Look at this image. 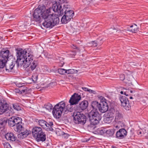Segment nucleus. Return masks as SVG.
<instances>
[{
	"instance_id": "f257e3e1",
	"label": "nucleus",
	"mask_w": 148,
	"mask_h": 148,
	"mask_svg": "<svg viewBox=\"0 0 148 148\" xmlns=\"http://www.w3.org/2000/svg\"><path fill=\"white\" fill-rule=\"evenodd\" d=\"M51 7L45 10V5H40L34 10L33 14V20L38 23L44 20L42 25L47 28H51L58 24L60 22L59 17L53 15Z\"/></svg>"
},
{
	"instance_id": "f03ea898",
	"label": "nucleus",
	"mask_w": 148,
	"mask_h": 148,
	"mask_svg": "<svg viewBox=\"0 0 148 148\" xmlns=\"http://www.w3.org/2000/svg\"><path fill=\"white\" fill-rule=\"evenodd\" d=\"M91 106L92 109L88 113L87 119L91 125H95L99 123L101 119L97 109L101 113H104L108 110V106L105 101H101L99 103L96 101H93L91 102Z\"/></svg>"
},
{
	"instance_id": "7ed1b4c3",
	"label": "nucleus",
	"mask_w": 148,
	"mask_h": 148,
	"mask_svg": "<svg viewBox=\"0 0 148 148\" xmlns=\"http://www.w3.org/2000/svg\"><path fill=\"white\" fill-rule=\"evenodd\" d=\"M20 49L22 51L20 66L23 65L24 68H27L30 65V69L32 71H33L37 66L38 62L37 61H33L34 56L32 52L30 51V49H26L24 50L21 48Z\"/></svg>"
},
{
	"instance_id": "20e7f679",
	"label": "nucleus",
	"mask_w": 148,
	"mask_h": 148,
	"mask_svg": "<svg viewBox=\"0 0 148 148\" xmlns=\"http://www.w3.org/2000/svg\"><path fill=\"white\" fill-rule=\"evenodd\" d=\"M20 48H17L15 49L16 51V60L14 58L12 60V62L10 64H8L7 62L6 63L5 68L6 71L8 72L11 71L13 69L16 64L18 66H20V63L21 62V58L22 53L21 51L20 50Z\"/></svg>"
},
{
	"instance_id": "39448f33",
	"label": "nucleus",
	"mask_w": 148,
	"mask_h": 148,
	"mask_svg": "<svg viewBox=\"0 0 148 148\" xmlns=\"http://www.w3.org/2000/svg\"><path fill=\"white\" fill-rule=\"evenodd\" d=\"M8 125L10 127L16 126V128L15 129L16 131L21 130L22 125L23 124L22 122V119L16 116H12L7 120Z\"/></svg>"
},
{
	"instance_id": "423d86ee",
	"label": "nucleus",
	"mask_w": 148,
	"mask_h": 148,
	"mask_svg": "<svg viewBox=\"0 0 148 148\" xmlns=\"http://www.w3.org/2000/svg\"><path fill=\"white\" fill-rule=\"evenodd\" d=\"M65 104L63 101H61L56 105L53 109L52 113L56 118H59L65 108Z\"/></svg>"
},
{
	"instance_id": "0eeeda50",
	"label": "nucleus",
	"mask_w": 148,
	"mask_h": 148,
	"mask_svg": "<svg viewBox=\"0 0 148 148\" xmlns=\"http://www.w3.org/2000/svg\"><path fill=\"white\" fill-rule=\"evenodd\" d=\"M70 5L69 4H65L64 5L62 9L58 12V16H62L64 14L67 17L69 18L70 20L73 18L74 15V11L70 10Z\"/></svg>"
},
{
	"instance_id": "6e6552de",
	"label": "nucleus",
	"mask_w": 148,
	"mask_h": 148,
	"mask_svg": "<svg viewBox=\"0 0 148 148\" xmlns=\"http://www.w3.org/2000/svg\"><path fill=\"white\" fill-rule=\"evenodd\" d=\"M73 121L75 123L83 124L85 123L86 118L82 112L75 111L73 113Z\"/></svg>"
},
{
	"instance_id": "1a4fd4ad",
	"label": "nucleus",
	"mask_w": 148,
	"mask_h": 148,
	"mask_svg": "<svg viewBox=\"0 0 148 148\" xmlns=\"http://www.w3.org/2000/svg\"><path fill=\"white\" fill-rule=\"evenodd\" d=\"M54 2L55 3L53 4L51 10L55 12H59L63 8L61 4L65 2V0H55Z\"/></svg>"
},
{
	"instance_id": "9d476101",
	"label": "nucleus",
	"mask_w": 148,
	"mask_h": 148,
	"mask_svg": "<svg viewBox=\"0 0 148 148\" xmlns=\"http://www.w3.org/2000/svg\"><path fill=\"white\" fill-rule=\"evenodd\" d=\"M120 100L121 105L127 110H129L130 108V106L129 103L128 99L125 96H121L120 97Z\"/></svg>"
},
{
	"instance_id": "9b49d317",
	"label": "nucleus",
	"mask_w": 148,
	"mask_h": 148,
	"mask_svg": "<svg viewBox=\"0 0 148 148\" xmlns=\"http://www.w3.org/2000/svg\"><path fill=\"white\" fill-rule=\"evenodd\" d=\"M81 97L78 94L75 93L71 97L69 100L70 105H74L77 104L81 99Z\"/></svg>"
},
{
	"instance_id": "f8f14e48",
	"label": "nucleus",
	"mask_w": 148,
	"mask_h": 148,
	"mask_svg": "<svg viewBox=\"0 0 148 148\" xmlns=\"http://www.w3.org/2000/svg\"><path fill=\"white\" fill-rule=\"evenodd\" d=\"M9 110V105L6 102L4 101L0 100V114H2L3 113Z\"/></svg>"
},
{
	"instance_id": "ddd939ff",
	"label": "nucleus",
	"mask_w": 148,
	"mask_h": 148,
	"mask_svg": "<svg viewBox=\"0 0 148 148\" xmlns=\"http://www.w3.org/2000/svg\"><path fill=\"white\" fill-rule=\"evenodd\" d=\"M115 121L116 122H121L123 119V115L119 110H115Z\"/></svg>"
},
{
	"instance_id": "4468645a",
	"label": "nucleus",
	"mask_w": 148,
	"mask_h": 148,
	"mask_svg": "<svg viewBox=\"0 0 148 148\" xmlns=\"http://www.w3.org/2000/svg\"><path fill=\"white\" fill-rule=\"evenodd\" d=\"M127 133L125 130L123 128L121 129L116 132V136L118 139H123L126 136Z\"/></svg>"
},
{
	"instance_id": "2eb2a0df",
	"label": "nucleus",
	"mask_w": 148,
	"mask_h": 148,
	"mask_svg": "<svg viewBox=\"0 0 148 148\" xmlns=\"http://www.w3.org/2000/svg\"><path fill=\"white\" fill-rule=\"evenodd\" d=\"M41 127H35L32 129V132L34 137H36L38 135L43 132Z\"/></svg>"
},
{
	"instance_id": "dca6fc26",
	"label": "nucleus",
	"mask_w": 148,
	"mask_h": 148,
	"mask_svg": "<svg viewBox=\"0 0 148 148\" xmlns=\"http://www.w3.org/2000/svg\"><path fill=\"white\" fill-rule=\"evenodd\" d=\"M9 52L10 51L8 50L3 49L0 51V57L2 58V59H4L8 61L9 58Z\"/></svg>"
},
{
	"instance_id": "f3484780",
	"label": "nucleus",
	"mask_w": 148,
	"mask_h": 148,
	"mask_svg": "<svg viewBox=\"0 0 148 148\" xmlns=\"http://www.w3.org/2000/svg\"><path fill=\"white\" fill-rule=\"evenodd\" d=\"M5 137L8 140L14 141L16 139V137L12 133H8L5 135Z\"/></svg>"
},
{
	"instance_id": "a211bd4d",
	"label": "nucleus",
	"mask_w": 148,
	"mask_h": 148,
	"mask_svg": "<svg viewBox=\"0 0 148 148\" xmlns=\"http://www.w3.org/2000/svg\"><path fill=\"white\" fill-rule=\"evenodd\" d=\"M36 140L39 142L40 141L43 142L45 141L46 139V136L45 133L43 132L38 135L35 138Z\"/></svg>"
},
{
	"instance_id": "6ab92c4d",
	"label": "nucleus",
	"mask_w": 148,
	"mask_h": 148,
	"mask_svg": "<svg viewBox=\"0 0 148 148\" xmlns=\"http://www.w3.org/2000/svg\"><path fill=\"white\" fill-rule=\"evenodd\" d=\"M21 129L18 132H21L20 134L23 136L22 138H25L30 134V132L27 130L25 129L22 125Z\"/></svg>"
},
{
	"instance_id": "aec40b11",
	"label": "nucleus",
	"mask_w": 148,
	"mask_h": 148,
	"mask_svg": "<svg viewBox=\"0 0 148 148\" xmlns=\"http://www.w3.org/2000/svg\"><path fill=\"white\" fill-rule=\"evenodd\" d=\"M88 104L87 101L84 100L79 104V108L82 110H85L88 107Z\"/></svg>"
},
{
	"instance_id": "412c9836",
	"label": "nucleus",
	"mask_w": 148,
	"mask_h": 148,
	"mask_svg": "<svg viewBox=\"0 0 148 148\" xmlns=\"http://www.w3.org/2000/svg\"><path fill=\"white\" fill-rule=\"evenodd\" d=\"M53 123L52 121L46 122V127L45 129H46L47 131H52L53 130Z\"/></svg>"
},
{
	"instance_id": "4be33fe9",
	"label": "nucleus",
	"mask_w": 148,
	"mask_h": 148,
	"mask_svg": "<svg viewBox=\"0 0 148 148\" xmlns=\"http://www.w3.org/2000/svg\"><path fill=\"white\" fill-rule=\"evenodd\" d=\"M8 122L7 119L6 118L0 119V129L3 130Z\"/></svg>"
},
{
	"instance_id": "5701e85b",
	"label": "nucleus",
	"mask_w": 148,
	"mask_h": 148,
	"mask_svg": "<svg viewBox=\"0 0 148 148\" xmlns=\"http://www.w3.org/2000/svg\"><path fill=\"white\" fill-rule=\"evenodd\" d=\"M138 28L136 25L130 26L127 27L128 30L132 32L133 33H135L137 30Z\"/></svg>"
},
{
	"instance_id": "b1692460",
	"label": "nucleus",
	"mask_w": 148,
	"mask_h": 148,
	"mask_svg": "<svg viewBox=\"0 0 148 148\" xmlns=\"http://www.w3.org/2000/svg\"><path fill=\"white\" fill-rule=\"evenodd\" d=\"M43 107L49 111H50L52 109L53 106L52 105L49 103H45Z\"/></svg>"
},
{
	"instance_id": "393cba45",
	"label": "nucleus",
	"mask_w": 148,
	"mask_h": 148,
	"mask_svg": "<svg viewBox=\"0 0 148 148\" xmlns=\"http://www.w3.org/2000/svg\"><path fill=\"white\" fill-rule=\"evenodd\" d=\"M70 20L64 14L61 19V22L62 23L66 24L69 22Z\"/></svg>"
},
{
	"instance_id": "a878e982",
	"label": "nucleus",
	"mask_w": 148,
	"mask_h": 148,
	"mask_svg": "<svg viewBox=\"0 0 148 148\" xmlns=\"http://www.w3.org/2000/svg\"><path fill=\"white\" fill-rule=\"evenodd\" d=\"M38 123L39 125L45 129V128H46V121L42 119L39 120L38 121Z\"/></svg>"
},
{
	"instance_id": "bb28decb",
	"label": "nucleus",
	"mask_w": 148,
	"mask_h": 148,
	"mask_svg": "<svg viewBox=\"0 0 148 148\" xmlns=\"http://www.w3.org/2000/svg\"><path fill=\"white\" fill-rule=\"evenodd\" d=\"M115 110L113 108H111L109 112L107 113V116L109 117H112L113 119L114 112H115Z\"/></svg>"
},
{
	"instance_id": "cd10ccee",
	"label": "nucleus",
	"mask_w": 148,
	"mask_h": 148,
	"mask_svg": "<svg viewBox=\"0 0 148 148\" xmlns=\"http://www.w3.org/2000/svg\"><path fill=\"white\" fill-rule=\"evenodd\" d=\"M7 62V61L4 59H2L0 60V69L3 68Z\"/></svg>"
},
{
	"instance_id": "c85d7f7f",
	"label": "nucleus",
	"mask_w": 148,
	"mask_h": 148,
	"mask_svg": "<svg viewBox=\"0 0 148 148\" xmlns=\"http://www.w3.org/2000/svg\"><path fill=\"white\" fill-rule=\"evenodd\" d=\"M100 42H98L97 40L92 41L91 42L92 44L94 47H96L98 45H100L103 43V41L102 40H101L100 41Z\"/></svg>"
},
{
	"instance_id": "c756f323",
	"label": "nucleus",
	"mask_w": 148,
	"mask_h": 148,
	"mask_svg": "<svg viewBox=\"0 0 148 148\" xmlns=\"http://www.w3.org/2000/svg\"><path fill=\"white\" fill-rule=\"evenodd\" d=\"M106 129L104 128H100L98 129L97 132V133L99 134L103 135L106 132Z\"/></svg>"
},
{
	"instance_id": "7c9ffc66",
	"label": "nucleus",
	"mask_w": 148,
	"mask_h": 148,
	"mask_svg": "<svg viewBox=\"0 0 148 148\" xmlns=\"http://www.w3.org/2000/svg\"><path fill=\"white\" fill-rule=\"evenodd\" d=\"M113 119L112 117L107 116L104 118V121L106 123H109L112 121Z\"/></svg>"
},
{
	"instance_id": "2f4dec72",
	"label": "nucleus",
	"mask_w": 148,
	"mask_h": 148,
	"mask_svg": "<svg viewBox=\"0 0 148 148\" xmlns=\"http://www.w3.org/2000/svg\"><path fill=\"white\" fill-rule=\"evenodd\" d=\"M20 89L21 90L22 93H27V91L29 90L28 88L25 87L24 85L23 86L22 88H20Z\"/></svg>"
},
{
	"instance_id": "473e14b6",
	"label": "nucleus",
	"mask_w": 148,
	"mask_h": 148,
	"mask_svg": "<svg viewBox=\"0 0 148 148\" xmlns=\"http://www.w3.org/2000/svg\"><path fill=\"white\" fill-rule=\"evenodd\" d=\"M32 79L34 83H35L38 79V75L37 73L34 74L32 76Z\"/></svg>"
},
{
	"instance_id": "72a5a7b5",
	"label": "nucleus",
	"mask_w": 148,
	"mask_h": 148,
	"mask_svg": "<svg viewBox=\"0 0 148 148\" xmlns=\"http://www.w3.org/2000/svg\"><path fill=\"white\" fill-rule=\"evenodd\" d=\"M114 130H106V133L108 134L109 136H112L114 134Z\"/></svg>"
},
{
	"instance_id": "f704fd0d",
	"label": "nucleus",
	"mask_w": 148,
	"mask_h": 148,
	"mask_svg": "<svg viewBox=\"0 0 148 148\" xmlns=\"http://www.w3.org/2000/svg\"><path fill=\"white\" fill-rule=\"evenodd\" d=\"M14 109L18 111L21 110V107L18 104H13Z\"/></svg>"
},
{
	"instance_id": "c9c22d12",
	"label": "nucleus",
	"mask_w": 148,
	"mask_h": 148,
	"mask_svg": "<svg viewBox=\"0 0 148 148\" xmlns=\"http://www.w3.org/2000/svg\"><path fill=\"white\" fill-rule=\"evenodd\" d=\"M65 69H63L60 68L58 70V73L61 75L65 74Z\"/></svg>"
},
{
	"instance_id": "e433bc0d",
	"label": "nucleus",
	"mask_w": 148,
	"mask_h": 148,
	"mask_svg": "<svg viewBox=\"0 0 148 148\" xmlns=\"http://www.w3.org/2000/svg\"><path fill=\"white\" fill-rule=\"evenodd\" d=\"M60 134L62 136V137L64 138H67L69 136V135L68 134L65 133L63 132L60 131Z\"/></svg>"
},
{
	"instance_id": "4c0bfd02",
	"label": "nucleus",
	"mask_w": 148,
	"mask_h": 148,
	"mask_svg": "<svg viewBox=\"0 0 148 148\" xmlns=\"http://www.w3.org/2000/svg\"><path fill=\"white\" fill-rule=\"evenodd\" d=\"M124 89H125V88H123ZM126 90V91L124 92V95L126 96H128L129 95H130V90L129 89H126L125 88Z\"/></svg>"
},
{
	"instance_id": "58836bf2",
	"label": "nucleus",
	"mask_w": 148,
	"mask_h": 148,
	"mask_svg": "<svg viewBox=\"0 0 148 148\" xmlns=\"http://www.w3.org/2000/svg\"><path fill=\"white\" fill-rule=\"evenodd\" d=\"M24 83H21L16 82V86L19 88H22L23 86H24Z\"/></svg>"
},
{
	"instance_id": "ea45409f",
	"label": "nucleus",
	"mask_w": 148,
	"mask_h": 148,
	"mask_svg": "<svg viewBox=\"0 0 148 148\" xmlns=\"http://www.w3.org/2000/svg\"><path fill=\"white\" fill-rule=\"evenodd\" d=\"M4 146L5 148H9L10 147V145L8 143H5L4 144Z\"/></svg>"
},
{
	"instance_id": "a19ab883",
	"label": "nucleus",
	"mask_w": 148,
	"mask_h": 148,
	"mask_svg": "<svg viewBox=\"0 0 148 148\" xmlns=\"http://www.w3.org/2000/svg\"><path fill=\"white\" fill-rule=\"evenodd\" d=\"M120 78L121 80H123L125 79V76L123 74H121L120 75Z\"/></svg>"
},
{
	"instance_id": "79ce46f5",
	"label": "nucleus",
	"mask_w": 148,
	"mask_h": 148,
	"mask_svg": "<svg viewBox=\"0 0 148 148\" xmlns=\"http://www.w3.org/2000/svg\"><path fill=\"white\" fill-rule=\"evenodd\" d=\"M15 92L16 93H20L21 94H22L21 91V89H16L15 90Z\"/></svg>"
},
{
	"instance_id": "37998d69",
	"label": "nucleus",
	"mask_w": 148,
	"mask_h": 148,
	"mask_svg": "<svg viewBox=\"0 0 148 148\" xmlns=\"http://www.w3.org/2000/svg\"><path fill=\"white\" fill-rule=\"evenodd\" d=\"M88 91L90 93H93L96 94V92L95 91L93 90L90 89H88Z\"/></svg>"
},
{
	"instance_id": "c03bdc74",
	"label": "nucleus",
	"mask_w": 148,
	"mask_h": 148,
	"mask_svg": "<svg viewBox=\"0 0 148 148\" xmlns=\"http://www.w3.org/2000/svg\"><path fill=\"white\" fill-rule=\"evenodd\" d=\"M72 53L71 54V57L72 58L74 57L75 55L76 54V52L75 51H73L72 52Z\"/></svg>"
},
{
	"instance_id": "a18cd8bd",
	"label": "nucleus",
	"mask_w": 148,
	"mask_h": 148,
	"mask_svg": "<svg viewBox=\"0 0 148 148\" xmlns=\"http://www.w3.org/2000/svg\"><path fill=\"white\" fill-rule=\"evenodd\" d=\"M70 72V73H74L75 71L74 69H69Z\"/></svg>"
},
{
	"instance_id": "49530a36",
	"label": "nucleus",
	"mask_w": 148,
	"mask_h": 148,
	"mask_svg": "<svg viewBox=\"0 0 148 148\" xmlns=\"http://www.w3.org/2000/svg\"><path fill=\"white\" fill-rule=\"evenodd\" d=\"M143 98H140V101L142 102H143V103H145L146 102V101H145V99H143Z\"/></svg>"
},
{
	"instance_id": "de8ad7c7",
	"label": "nucleus",
	"mask_w": 148,
	"mask_h": 148,
	"mask_svg": "<svg viewBox=\"0 0 148 148\" xmlns=\"http://www.w3.org/2000/svg\"><path fill=\"white\" fill-rule=\"evenodd\" d=\"M143 98H140V101L142 102H143V103H145L146 102V101H145V99H143Z\"/></svg>"
},
{
	"instance_id": "09e8293b",
	"label": "nucleus",
	"mask_w": 148,
	"mask_h": 148,
	"mask_svg": "<svg viewBox=\"0 0 148 148\" xmlns=\"http://www.w3.org/2000/svg\"><path fill=\"white\" fill-rule=\"evenodd\" d=\"M143 98H140V101L142 102H143V103H145L146 102V101H145V99H143Z\"/></svg>"
},
{
	"instance_id": "8fccbe9b",
	"label": "nucleus",
	"mask_w": 148,
	"mask_h": 148,
	"mask_svg": "<svg viewBox=\"0 0 148 148\" xmlns=\"http://www.w3.org/2000/svg\"><path fill=\"white\" fill-rule=\"evenodd\" d=\"M64 64V62L62 61H61L60 62L59 64V66H63Z\"/></svg>"
},
{
	"instance_id": "3c124183",
	"label": "nucleus",
	"mask_w": 148,
	"mask_h": 148,
	"mask_svg": "<svg viewBox=\"0 0 148 148\" xmlns=\"http://www.w3.org/2000/svg\"><path fill=\"white\" fill-rule=\"evenodd\" d=\"M73 110V108H72L71 107L70 108H67L66 110L69 112H71Z\"/></svg>"
},
{
	"instance_id": "603ef678",
	"label": "nucleus",
	"mask_w": 148,
	"mask_h": 148,
	"mask_svg": "<svg viewBox=\"0 0 148 148\" xmlns=\"http://www.w3.org/2000/svg\"><path fill=\"white\" fill-rule=\"evenodd\" d=\"M82 88L84 90L87 91H88V88L86 87H82Z\"/></svg>"
},
{
	"instance_id": "864d4df0",
	"label": "nucleus",
	"mask_w": 148,
	"mask_h": 148,
	"mask_svg": "<svg viewBox=\"0 0 148 148\" xmlns=\"http://www.w3.org/2000/svg\"><path fill=\"white\" fill-rule=\"evenodd\" d=\"M70 71H69V70H65V73H67V74H70L69 72Z\"/></svg>"
},
{
	"instance_id": "5fc2aeb1",
	"label": "nucleus",
	"mask_w": 148,
	"mask_h": 148,
	"mask_svg": "<svg viewBox=\"0 0 148 148\" xmlns=\"http://www.w3.org/2000/svg\"><path fill=\"white\" fill-rule=\"evenodd\" d=\"M72 48H73V49H77V47H76V46L75 45H73Z\"/></svg>"
},
{
	"instance_id": "6e6d98bb",
	"label": "nucleus",
	"mask_w": 148,
	"mask_h": 148,
	"mask_svg": "<svg viewBox=\"0 0 148 148\" xmlns=\"http://www.w3.org/2000/svg\"><path fill=\"white\" fill-rule=\"evenodd\" d=\"M112 30H114V31L112 32V33H114L115 32H117V31H116L115 29H111L110 31L112 32Z\"/></svg>"
},
{
	"instance_id": "4d7b16f0",
	"label": "nucleus",
	"mask_w": 148,
	"mask_h": 148,
	"mask_svg": "<svg viewBox=\"0 0 148 148\" xmlns=\"http://www.w3.org/2000/svg\"><path fill=\"white\" fill-rule=\"evenodd\" d=\"M130 94L131 93H132L133 92H134V91H133L131 90H130Z\"/></svg>"
},
{
	"instance_id": "13d9d810",
	"label": "nucleus",
	"mask_w": 148,
	"mask_h": 148,
	"mask_svg": "<svg viewBox=\"0 0 148 148\" xmlns=\"http://www.w3.org/2000/svg\"><path fill=\"white\" fill-rule=\"evenodd\" d=\"M120 93L121 94H123V92L122 91H121L120 92Z\"/></svg>"
},
{
	"instance_id": "bf43d9fd",
	"label": "nucleus",
	"mask_w": 148,
	"mask_h": 148,
	"mask_svg": "<svg viewBox=\"0 0 148 148\" xmlns=\"http://www.w3.org/2000/svg\"><path fill=\"white\" fill-rule=\"evenodd\" d=\"M130 99H133L132 97L131 96L130 97Z\"/></svg>"
},
{
	"instance_id": "052dcab7",
	"label": "nucleus",
	"mask_w": 148,
	"mask_h": 148,
	"mask_svg": "<svg viewBox=\"0 0 148 148\" xmlns=\"http://www.w3.org/2000/svg\"><path fill=\"white\" fill-rule=\"evenodd\" d=\"M142 134V132H140V131L139 132V134Z\"/></svg>"
},
{
	"instance_id": "680f3d73",
	"label": "nucleus",
	"mask_w": 148,
	"mask_h": 148,
	"mask_svg": "<svg viewBox=\"0 0 148 148\" xmlns=\"http://www.w3.org/2000/svg\"><path fill=\"white\" fill-rule=\"evenodd\" d=\"M88 140H88H86V142H88V140Z\"/></svg>"
}]
</instances>
